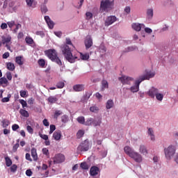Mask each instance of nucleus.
<instances>
[{
  "label": "nucleus",
  "mask_w": 178,
  "mask_h": 178,
  "mask_svg": "<svg viewBox=\"0 0 178 178\" xmlns=\"http://www.w3.org/2000/svg\"><path fill=\"white\" fill-rule=\"evenodd\" d=\"M47 101L50 104H55L58 101V97L56 96H50L48 97Z\"/></svg>",
  "instance_id": "cd10ccee"
},
{
  "label": "nucleus",
  "mask_w": 178,
  "mask_h": 178,
  "mask_svg": "<svg viewBox=\"0 0 178 178\" xmlns=\"http://www.w3.org/2000/svg\"><path fill=\"white\" fill-rule=\"evenodd\" d=\"M31 154L33 161H37V159H38V155L37 154V149H35V147H33L31 149Z\"/></svg>",
  "instance_id": "4be33fe9"
},
{
  "label": "nucleus",
  "mask_w": 178,
  "mask_h": 178,
  "mask_svg": "<svg viewBox=\"0 0 178 178\" xmlns=\"http://www.w3.org/2000/svg\"><path fill=\"white\" fill-rule=\"evenodd\" d=\"M132 29L136 31H141V29H145V25L144 24L134 23Z\"/></svg>",
  "instance_id": "2eb2a0df"
},
{
  "label": "nucleus",
  "mask_w": 178,
  "mask_h": 178,
  "mask_svg": "<svg viewBox=\"0 0 178 178\" xmlns=\"http://www.w3.org/2000/svg\"><path fill=\"white\" fill-rule=\"evenodd\" d=\"M73 90L76 92H80L84 91V85L83 84H76L73 86Z\"/></svg>",
  "instance_id": "aec40b11"
},
{
  "label": "nucleus",
  "mask_w": 178,
  "mask_h": 178,
  "mask_svg": "<svg viewBox=\"0 0 178 178\" xmlns=\"http://www.w3.org/2000/svg\"><path fill=\"white\" fill-rule=\"evenodd\" d=\"M77 138H81L84 136V131L83 130H79L77 134H76Z\"/></svg>",
  "instance_id": "864d4df0"
},
{
  "label": "nucleus",
  "mask_w": 178,
  "mask_h": 178,
  "mask_svg": "<svg viewBox=\"0 0 178 178\" xmlns=\"http://www.w3.org/2000/svg\"><path fill=\"white\" fill-rule=\"evenodd\" d=\"M115 22H118V17H116V16L114 15H110L106 17L104 24L105 26H108L113 24Z\"/></svg>",
  "instance_id": "1a4fd4ad"
},
{
  "label": "nucleus",
  "mask_w": 178,
  "mask_h": 178,
  "mask_svg": "<svg viewBox=\"0 0 178 178\" xmlns=\"http://www.w3.org/2000/svg\"><path fill=\"white\" fill-rule=\"evenodd\" d=\"M106 108L107 109H112V108H113V100L108 99L106 103Z\"/></svg>",
  "instance_id": "bb28decb"
},
{
  "label": "nucleus",
  "mask_w": 178,
  "mask_h": 178,
  "mask_svg": "<svg viewBox=\"0 0 178 178\" xmlns=\"http://www.w3.org/2000/svg\"><path fill=\"white\" fill-rule=\"evenodd\" d=\"M40 10L42 13H47V12H48V8L47 7V5L42 4L40 6Z\"/></svg>",
  "instance_id": "58836bf2"
},
{
  "label": "nucleus",
  "mask_w": 178,
  "mask_h": 178,
  "mask_svg": "<svg viewBox=\"0 0 178 178\" xmlns=\"http://www.w3.org/2000/svg\"><path fill=\"white\" fill-rule=\"evenodd\" d=\"M60 115H62V112L60 111H56L54 113V119H58Z\"/></svg>",
  "instance_id": "6e6d98bb"
},
{
  "label": "nucleus",
  "mask_w": 178,
  "mask_h": 178,
  "mask_svg": "<svg viewBox=\"0 0 178 178\" xmlns=\"http://www.w3.org/2000/svg\"><path fill=\"white\" fill-rule=\"evenodd\" d=\"M56 86L57 88H63V87H65V81H58Z\"/></svg>",
  "instance_id": "a18cd8bd"
},
{
  "label": "nucleus",
  "mask_w": 178,
  "mask_h": 178,
  "mask_svg": "<svg viewBox=\"0 0 178 178\" xmlns=\"http://www.w3.org/2000/svg\"><path fill=\"white\" fill-rule=\"evenodd\" d=\"M115 8V1L114 0H102L100 3V13H104V12H111Z\"/></svg>",
  "instance_id": "7ed1b4c3"
},
{
  "label": "nucleus",
  "mask_w": 178,
  "mask_h": 178,
  "mask_svg": "<svg viewBox=\"0 0 178 178\" xmlns=\"http://www.w3.org/2000/svg\"><path fill=\"white\" fill-rule=\"evenodd\" d=\"M136 49H138L136 46H130V47H127L124 50V52H131L133 51H136Z\"/></svg>",
  "instance_id": "7c9ffc66"
},
{
  "label": "nucleus",
  "mask_w": 178,
  "mask_h": 178,
  "mask_svg": "<svg viewBox=\"0 0 178 178\" xmlns=\"http://www.w3.org/2000/svg\"><path fill=\"white\" fill-rule=\"evenodd\" d=\"M99 173V168L97 166H92L91 167L90 170V176H97Z\"/></svg>",
  "instance_id": "f3484780"
},
{
  "label": "nucleus",
  "mask_w": 178,
  "mask_h": 178,
  "mask_svg": "<svg viewBox=\"0 0 178 178\" xmlns=\"http://www.w3.org/2000/svg\"><path fill=\"white\" fill-rule=\"evenodd\" d=\"M139 152L143 155H147L148 154V150L145 145H140L139 147Z\"/></svg>",
  "instance_id": "412c9836"
},
{
  "label": "nucleus",
  "mask_w": 178,
  "mask_h": 178,
  "mask_svg": "<svg viewBox=\"0 0 178 178\" xmlns=\"http://www.w3.org/2000/svg\"><path fill=\"white\" fill-rule=\"evenodd\" d=\"M20 127H19V124H14L12 126V129L13 131H16V130H18V129H19Z\"/></svg>",
  "instance_id": "0e129e2a"
},
{
  "label": "nucleus",
  "mask_w": 178,
  "mask_h": 178,
  "mask_svg": "<svg viewBox=\"0 0 178 178\" xmlns=\"http://www.w3.org/2000/svg\"><path fill=\"white\" fill-rule=\"evenodd\" d=\"M19 113H20V115H22V116H24V118H29V116H30L29 114V111H27L24 109H20Z\"/></svg>",
  "instance_id": "473e14b6"
},
{
  "label": "nucleus",
  "mask_w": 178,
  "mask_h": 178,
  "mask_svg": "<svg viewBox=\"0 0 178 178\" xmlns=\"http://www.w3.org/2000/svg\"><path fill=\"white\" fill-rule=\"evenodd\" d=\"M80 54V57L81 59H82V60H88V59H89L90 56L88 54H83L82 53H79Z\"/></svg>",
  "instance_id": "c03bdc74"
},
{
  "label": "nucleus",
  "mask_w": 178,
  "mask_h": 178,
  "mask_svg": "<svg viewBox=\"0 0 178 178\" xmlns=\"http://www.w3.org/2000/svg\"><path fill=\"white\" fill-rule=\"evenodd\" d=\"M124 12L127 15L130 14V12H131V9L130 8V6H127L124 8Z\"/></svg>",
  "instance_id": "338daca9"
},
{
  "label": "nucleus",
  "mask_w": 178,
  "mask_h": 178,
  "mask_svg": "<svg viewBox=\"0 0 178 178\" xmlns=\"http://www.w3.org/2000/svg\"><path fill=\"white\" fill-rule=\"evenodd\" d=\"M7 24L10 29H12V27H13L15 25V21L8 22H7Z\"/></svg>",
  "instance_id": "774afa93"
},
{
  "label": "nucleus",
  "mask_w": 178,
  "mask_h": 178,
  "mask_svg": "<svg viewBox=\"0 0 178 178\" xmlns=\"http://www.w3.org/2000/svg\"><path fill=\"white\" fill-rule=\"evenodd\" d=\"M65 45H68V46L70 45V47H71V48H74V46L73 45V43H72V40L69 38H66Z\"/></svg>",
  "instance_id": "49530a36"
},
{
  "label": "nucleus",
  "mask_w": 178,
  "mask_h": 178,
  "mask_svg": "<svg viewBox=\"0 0 178 178\" xmlns=\"http://www.w3.org/2000/svg\"><path fill=\"white\" fill-rule=\"evenodd\" d=\"M7 69L8 70H10V72H13V70H15V64H13V63H8Z\"/></svg>",
  "instance_id": "c9c22d12"
},
{
  "label": "nucleus",
  "mask_w": 178,
  "mask_h": 178,
  "mask_svg": "<svg viewBox=\"0 0 178 178\" xmlns=\"http://www.w3.org/2000/svg\"><path fill=\"white\" fill-rule=\"evenodd\" d=\"M72 47H70L67 44H62L60 46V50L63 53V55L65 57V59L67 60V62H70V63H74L76 62V59H77V56L74 55L72 53Z\"/></svg>",
  "instance_id": "f257e3e1"
},
{
  "label": "nucleus",
  "mask_w": 178,
  "mask_h": 178,
  "mask_svg": "<svg viewBox=\"0 0 178 178\" xmlns=\"http://www.w3.org/2000/svg\"><path fill=\"white\" fill-rule=\"evenodd\" d=\"M81 168L84 170H88V164H87L86 162L81 163Z\"/></svg>",
  "instance_id": "8fccbe9b"
},
{
  "label": "nucleus",
  "mask_w": 178,
  "mask_h": 178,
  "mask_svg": "<svg viewBox=\"0 0 178 178\" xmlns=\"http://www.w3.org/2000/svg\"><path fill=\"white\" fill-rule=\"evenodd\" d=\"M165 157L167 161H170L176 154V146L170 145L164 148Z\"/></svg>",
  "instance_id": "20e7f679"
},
{
  "label": "nucleus",
  "mask_w": 178,
  "mask_h": 178,
  "mask_svg": "<svg viewBox=\"0 0 178 178\" xmlns=\"http://www.w3.org/2000/svg\"><path fill=\"white\" fill-rule=\"evenodd\" d=\"M90 112H92L93 113H97V112H98V111H99V108H98L96 106H93L90 107Z\"/></svg>",
  "instance_id": "37998d69"
},
{
  "label": "nucleus",
  "mask_w": 178,
  "mask_h": 178,
  "mask_svg": "<svg viewBox=\"0 0 178 178\" xmlns=\"http://www.w3.org/2000/svg\"><path fill=\"white\" fill-rule=\"evenodd\" d=\"M153 77H155V72H147L146 74L142 75L139 76V79L142 80V81H144V80H149V79H152Z\"/></svg>",
  "instance_id": "9d476101"
},
{
  "label": "nucleus",
  "mask_w": 178,
  "mask_h": 178,
  "mask_svg": "<svg viewBox=\"0 0 178 178\" xmlns=\"http://www.w3.org/2000/svg\"><path fill=\"white\" fill-rule=\"evenodd\" d=\"M88 149H90V142L88 140H85L78 146L76 153L80 154L81 152H87Z\"/></svg>",
  "instance_id": "39448f33"
},
{
  "label": "nucleus",
  "mask_w": 178,
  "mask_h": 178,
  "mask_svg": "<svg viewBox=\"0 0 178 178\" xmlns=\"http://www.w3.org/2000/svg\"><path fill=\"white\" fill-rule=\"evenodd\" d=\"M26 130L30 134H33V133H34V129H33V128L30 125H28L26 127Z\"/></svg>",
  "instance_id": "13d9d810"
},
{
  "label": "nucleus",
  "mask_w": 178,
  "mask_h": 178,
  "mask_svg": "<svg viewBox=\"0 0 178 178\" xmlns=\"http://www.w3.org/2000/svg\"><path fill=\"white\" fill-rule=\"evenodd\" d=\"M38 63L39 66H41V67H45V60H44V59H39L38 61Z\"/></svg>",
  "instance_id": "de8ad7c7"
},
{
  "label": "nucleus",
  "mask_w": 178,
  "mask_h": 178,
  "mask_svg": "<svg viewBox=\"0 0 178 178\" xmlns=\"http://www.w3.org/2000/svg\"><path fill=\"white\" fill-rule=\"evenodd\" d=\"M44 20L49 29H50V30H52V29H54V26H55V23H54V21H52L48 15L44 16Z\"/></svg>",
  "instance_id": "ddd939ff"
},
{
  "label": "nucleus",
  "mask_w": 178,
  "mask_h": 178,
  "mask_svg": "<svg viewBox=\"0 0 178 178\" xmlns=\"http://www.w3.org/2000/svg\"><path fill=\"white\" fill-rule=\"evenodd\" d=\"M163 97H165L163 93L161 92V90H159V92L156 93L155 98L159 102H162V101H163Z\"/></svg>",
  "instance_id": "5701e85b"
},
{
  "label": "nucleus",
  "mask_w": 178,
  "mask_h": 178,
  "mask_svg": "<svg viewBox=\"0 0 178 178\" xmlns=\"http://www.w3.org/2000/svg\"><path fill=\"white\" fill-rule=\"evenodd\" d=\"M0 84H8V79L6 77L0 78Z\"/></svg>",
  "instance_id": "5fc2aeb1"
},
{
  "label": "nucleus",
  "mask_w": 178,
  "mask_h": 178,
  "mask_svg": "<svg viewBox=\"0 0 178 178\" xmlns=\"http://www.w3.org/2000/svg\"><path fill=\"white\" fill-rule=\"evenodd\" d=\"M56 130V127L54 124L50 125V131L49 132V134H52L54 133V131Z\"/></svg>",
  "instance_id": "052dcab7"
},
{
  "label": "nucleus",
  "mask_w": 178,
  "mask_h": 178,
  "mask_svg": "<svg viewBox=\"0 0 178 178\" xmlns=\"http://www.w3.org/2000/svg\"><path fill=\"white\" fill-rule=\"evenodd\" d=\"M9 124H10V122L9 121V120L5 119L1 121V126L2 127H3V129H6V127H8Z\"/></svg>",
  "instance_id": "c756f323"
},
{
  "label": "nucleus",
  "mask_w": 178,
  "mask_h": 178,
  "mask_svg": "<svg viewBox=\"0 0 178 178\" xmlns=\"http://www.w3.org/2000/svg\"><path fill=\"white\" fill-rule=\"evenodd\" d=\"M141 83H143V81L140 78L136 79L134 85L129 88L131 92H138V91H140V84H141Z\"/></svg>",
  "instance_id": "0eeeda50"
},
{
  "label": "nucleus",
  "mask_w": 178,
  "mask_h": 178,
  "mask_svg": "<svg viewBox=\"0 0 178 178\" xmlns=\"http://www.w3.org/2000/svg\"><path fill=\"white\" fill-rule=\"evenodd\" d=\"M159 90L158 88L156 87H151L149 90L146 92V94L150 97V98H155L156 94H158Z\"/></svg>",
  "instance_id": "6e6552de"
},
{
  "label": "nucleus",
  "mask_w": 178,
  "mask_h": 178,
  "mask_svg": "<svg viewBox=\"0 0 178 178\" xmlns=\"http://www.w3.org/2000/svg\"><path fill=\"white\" fill-rule=\"evenodd\" d=\"M10 169L12 173H16L17 170V165L16 164H13Z\"/></svg>",
  "instance_id": "09e8293b"
},
{
  "label": "nucleus",
  "mask_w": 178,
  "mask_h": 178,
  "mask_svg": "<svg viewBox=\"0 0 178 178\" xmlns=\"http://www.w3.org/2000/svg\"><path fill=\"white\" fill-rule=\"evenodd\" d=\"M92 38H91V36H87L85 40V45L86 49L91 48L92 47Z\"/></svg>",
  "instance_id": "4468645a"
},
{
  "label": "nucleus",
  "mask_w": 178,
  "mask_h": 178,
  "mask_svg": "<svg viewBox=\"0 0 178 178\" xmlns=\"http://www.w3.org/2000/svg\"><path fill=\"white\" fill-rule=\"evenodd\" d=\"M10 101V95H8L7 97H4L1 99L2 102H9Z\"/></svg>",
  "instance_id": "680f3d73"
},
{
  "label": "nucleus",
  "mask_w": 178,
  "mask_h": 178,
  "mask_svg": "<svg viewBox=\"0 0 178 178\" xmlns=\"http://www.w3.org/2000/svg\"><path fill=\"white\" fill-rule=\"evenodd\" d=\"M25 41L28 45H33V44H34V40H33L30 36H26Z\"/></svg>",
  "instance_id": "72a5a7b5"
},
{
  "label": "nucleus",
  "mask_w": 178,
  "mask_h": 178,
  "mask_svg": "<svg viewBox=\"0 0 178 178\" xmlns=\"http://www.w3.org/2000/svg\"><path fill=\"white\" fill-rule=\"evenodd\" d=\"M93 122H94V118H89L86 119V121L85 122V126H92Z\"/></svg>",
  "instance_id": "2f4dec72"
},
{
  "label": "nucleus",
  "mask_w": 178,
  "mask_h": 178,
  "mask_svg": "<svg viewBox=\"0 0 178 178\" xmlns=\"http://www.w3.org/2000/svg\"><path fill=\"white\" fill-rule=\"evenodd\" d=\"M146 17L148 20H152V17H154V8H150L147 9Z\"/></svg>",
  "instance_id": "dca6fc26"
},
{
  "label": "nucleus",
  "mask_w": 178,
  "mask_h": 178,
  "mask_svg": "<svg viewBox=\"0 0 178 178\" xmlns=\"http://www.w3.org/2000/svg\"><path fill=\"white\" fill-rule=\"evenodd\" d=\"M61 137H62V134H60V131H55L53 134V138H54V140H56V141H59Z\"/></svg>",
  "instance_id": "393cba45"
},
{
  "label": "nucleus",
  "mask_w": 178,
  "mask_h": 178,
  "mask_svg": "<svg viewBox=\"0 0 178 178\" xmlns=\"http://www.w3.org/2000/svg\"><path fill=\"white\" fill-rule=\"evenodd\" d=\"M26 2V5L27 6H29V8H34V6H33V5H35V2L34 1V0H25Z\"/></svg>",
  "instance_id": "4c0bfd02"
},
{
  "label": "nucleus",
  "mask_w": 178,
  "mask_h": 178,
  "mask_svg": "<svg viewBox=\"0 0 178 178\" xmlns=\"http://www.w3.org/2000/svg\"><path fill=\"white\" fill-rule=\"evenodd\" d=\"M86 20H90V19H92V14L91 13V12H87L86 13Z\"/></svg>",
  "instance_id": "bf43d9fd"
},
{
  "label": "nucleus",
  "mask_w": 178,
  "mask_h": 178,
  "mask_svg": "<svg viewBox=\"0 0 178 178\" xmlns=\"http://www.w3.org/2000/svg\"><path fill=\"white\" fill-rule=\"evenodd\" d=\"M39 136H40V138H42V140H44L45 141H47V140H48V135L42 134L41 133H39Z\"/></svg>",
  "instance_id": "e2e57ef3"
},
{
  "label": "nucleus",
  "mask_w": 178,
  "mask_h": 178,
  "mask_svg": "<svg viewBox=\"0 0 178 178\" xmlns=\"http://www.w3.org/2000/svg\"><path fill=\"white\" fill-rule=\"evenodd\" d=\"M36 35H40L42 38H44L45 37V33L42 31H38L35 32Z\"/></svg>",
  "instance_id": "3c124183"
},
{
  "label": "nucleus",
  "mask_w": 178,
  "mask_h": 178,
  "mask_svg": "<svg viewBox=\"0 0 178 178\" xmlns=\"http://www.w3.org/2000/svg\"><path fill=\"white\" fill-rule=\"evenodd\" d=\"M22 59H23V56H19L15 58V62L19 66L23 65V63H24Z\"/></svg>",
  "instance_id": "c85d7f7f"
},
{
  "label": "nucleus",
  "mask_w": 178,
  "mask_h": 178,
  "mask_svg": "<svg viewBox=\"0 0 178 178\" xmlns=\"http://www.w3.org/2000/svg\"><path fill=\"white\" fill-rule=\"evenodd\" d=\"M5 161L6 166H8V168L12 166V160L10 159V158H9V156L5 157Z\"/></svg>",
  "instance_id": "ea45409f"
},
{
  "label": "nucleus",
  "mask_w": 178,
  "mask_h": 178,
  "mask_svg": "<svg viewBox=\"0 0 178 178\" xmlns=\"http://www.w3.org/2000/svg\"><path fill=\"white\" fill-rule=\"evenodd\" d=\"M91 95H92V92H86V95H85L86 99H90V97H91Z\"/></svg>",
  "instance_id": "69168bd1"
},
{
  "label": "nucleus",
  "mask_w": 178,
  "mask_h": 178,
  "mask_svg": "<svg viewBox=\"0 0 178 178\" xmlns=\"http://www.w3.org/2000/svg\"><path fill=\"white\" fill-rule=\"evenodd\" d=\"M54 163H62V162H65V155L62 154H56L54 159Z\"/></svg>",
  "instance_id": "f8f14e48"
},
{
  "label": "nucleus",
  "mask_w": 178,
  "mask_h": 178,
  "mask_svg": "<svg viewBox=\"0 0 178 178\" xmlns=\"http://www.w3.org/2000/svg\"><path fill=\"white\" fill-rule=\"evenodd\" d=\"M108 84L106 80H103L102 81V90H104L105 88H108Z\"/></svg>",
  "instance_id": "a19ab883"
},
{
  "label": "nucleus",
  "mask_w": 178,
  "mask_h": 178,
  "mask_svg": "<svg viewBox=\"0 0 178 178\" xmlns=\"http://www.w3.org/2000/svg\"><path fill=\"white\" fill-rule=\"evenodd\" d=\"M99 52H100V54H105V52H106V47L105 45L100 44L99 47Z\"/></svg>",
  "instance_id": "e433bc0d"
},
{
  "label": "nucleus",
  "mask_w": 178,
  "mask_h": 178,
  "mask_svg": "<svg viewBox=\"0 0 178 178\" xmlns=\"http://www.w3.org/2000/svg\"><path fill=\"white\" fill-rule=\"evenodd\" d=\"M62 123H67L69 122V116L64 115L61 117Z\"/></svg>",
  "instance_id": "79ce46f5"
},
{
  "label": "nucleus",
  "mask_w": 178,
  "mask_h": 178,
  "mask_svg": "<svg viewBox=\"0 0 178 178\" xmlns=\"http://www.w3.org/2000/svg\"><path fill=\"white\" fill-rule=\"evenodd\" d=\"M147 134L150 137L151 141H155V134L154 132V129L147 128Z\"/></svg>",
  "instance_id": "6ab92c4d"
},
{
  "label": "nucleus",
  "mask_w": 178,
  "mask_h": 178,
  "mask_svg": "<svg viewBox=\"0 0 178 178\" xmlns=\"http://www.w3.org/2000/svg\"><path fill=\"white\" fill-rule=\"evenodd\" d=\"M100 155L102 158H106V155H108V150L104 149L100 152Z\"/></svg>",
  "instance_id": "4d7b16f0"
},
{
  "label": "nucleus",
  "mask_w": 178,
  "mask_h": 178,
  "mask_svg": "<svg viewBox=\"0 0 178 178\" xmlns=\"http://www.w3.org/2000/svg\"><path fill=\"white\" fill-rule=\"evenodd\" d=\"M19 103L22 106V108H25L27 107V102H26L24 99H19Z\"/></svg>",
  "instance_id": "603ef678"
},
{
  "label": "nucleus",
  "mask_w": 178,
  "mask_h": 178,
  "mask_svg": "<svg viewBox=\"0 0 178 178\" xmlns=\"http://www.w3.org/2000/svg\"><path fill=\"white\" fill-rule=\"evenodd\" d=\"M78 123L80 124H86V118L83 116H80L76 118Z\"/></svg>",
  "instance_id": "f704fd0d"
},
{
  "label": "nucleus",
  "mask_w": 178,
  "mask_h": 178,
  "mask_svg": "<svg viewBox=\"0 0 178 178\" xmlns=\"http://www.w3.org/2000/svg\"><path fill=\"white\" fill-rule=\"evenodd\" d=\"M118 80L124 86V85L130 86V84H131V83H133V81H134V78L122 75L121 77L118 78Z\"/></svg>",
  "instance_id": "423d86ee"
},
{
  "label": "nucleus",
  "mask_w": 178,
  "mask_h": 178,
  "mask_svg": "<svg viewBox=\"0 0 178 178\" xmlns=\"http://www.w3.org/2000/svg\"><path fill=\"white\" fill-rule=\"evenodd\" d=\"M124 151L127 155H129V157L136 152L134 151V149L130 147L129 146H125L124 147Z\"/></svg>",
  "instance_id": "a211bd4d"
},
{
  "label": "nucleus",
  "mask_w": 178,
  "mask_h": 178,
  "mask_svg": "<svg viewBox=\"0 0 178 178\" xmlns=\"http://www.w3.org/2000/svg\"><path fill=\"white\" fill-rule=\"evenodd\" d=\"M44 54L51 62H54L58 66H62V60H60V58L58 56V52L55 49H51L44 51Z\"/></svg>",
  "instance_id": "f03ea898"
},
{
  "label": "nucleus",
  "mask_w": 178,
  "mask_h": 178,
  "mask_svg": "<svg viewBox=\"0 0 178 178\" xmlns=\"http://www.w3.org/2000/svg\"><path fill=\"white\" fill-rule=\"evenodd\" d=\"M12 41V38L10 36H8L7 38H3L2 39V44L3 45L9 44V42Z\"/></svg>",
  "instance_id": "a878e982"
},
{
  "label": "nucleus",
  "mask_w": 178,
  "mask_h": 178,
  "mask_svg": "<svg viewBox=\"0 0 178 178\" xmlns=\"http://www.w3.org/2000/svg\"><path fill=\"white\" fill-rule=\"evenodd\" d=\"M101 123H102V118H93V126L97 127V126H101Z\"/></svg>",
  "instance_id": "b1692460"
},
{
  "label": "nucleus",
  "mask_w": 178,
  "mask_h": 178,
  "mask_svg": "<svg viewBox=\"0 0 178 178\" xmlns=\"http://www.w3.org/2000/svg\"><path fill=\"white\" fill-rule=\"evenodd\" d=\"M135 162H137V163H141L143 162V156L140 154V153L135 152L134 154H131L130 156Z\"/></svg>",
  "instance_id": "9b49d317"
}]
</instances>
